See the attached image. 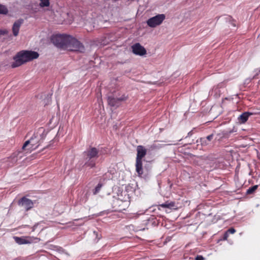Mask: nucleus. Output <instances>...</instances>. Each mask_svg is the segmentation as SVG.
Masks as SVG:
<instances>
[{"instance_id":"1","label":"nucleus","mask_w":260,"mask_h":260,"mask_svg":"<svg viewBox=\"0 0 260 260\" xmlns=\"http://www.w3.org/2000/svg\"><path fill=\"white\" fill-rule=\"evenodd\" d=\"M51 42L58 48L70 51L83 53L85 47L82 43L74 37L65 34L54 35Z\"/></svg>"},{"instance_id":"2","label":"nucleus","mask_w":260,"mask_h":260,"mask_svg":"<svg viewBox=\"0 0 260 260\" xmlns=\"http://www.w3.org/2000/svg\"><path fill=\"white\" fill-rule=\"evenodd\" d=\"M39 54L37 52L29 50H22L17 53L14 57L15 60L11 67L15 68L21 66L26 62L30 61L39 57Z\"/></svg>"},{"instance_id":"3","label":"nucleus","mask_w":260,"mask_h":260,"mask_svg":"<svg viewBox=\"0 0 260 260\" xmlns=\"http://www.w3.org/2000/svg\"><path fill=\"white\" fill-rule=\"evenodd\" d=\"M99 150L95 147H91L84 152L83 154L86 157V161L85 166L92 168L95 166V160L99 157Z\"/></svg>"},{"instance_id":"4","label":"nucleus","mask_w":260,"mask_h":260,"mask_svg":"<svg viewBox=\"0 0 260 260\" xmlns=\"http://www.w3.org/2000/svg\"><path fill=\"white\" fill-rule=\"evenodd\" d=\"M137 152L136 169L139 176H140L143 174L142 158L146 155L147 150L144 146L139 145L137 147Z\"/></svg>"},{"instance_id":"5","label":"nucleus","mask_w":260,"mask_h":260,"mask_svg":"<svg viewBox=\"0 0 260 260\" xmlns=\"http://www.w3.org/2000/svg\"><path fill=\"white\" fill-rule=\"evenodd\" d=\"M166 18L165 14H158L147 20V25L152 28H154L160 25Z\"/></svg>"},{"instance_id":"6","label":"nucleus","mask_w":260,"mask_h":260,"mask_svg":"<svg viewBox=\"0 0 260 260\" xmlns=\"http://www.w3.org/2000/svg\"><path fill=\"white\" fill-rule=\"evenodd\" d=\"M39 144H38V140L36 137H32L29 140L26 141L23 144L22 149L23 150H27L28 151L31 152L38 148Z\"/></svg>"},{"instance_id":"7","label":"nucleus","mask_w":260,"mask_h":260,"mask_svg":"<svg viewBox=\"0 0 260 260\" xmlns=\"http://www.w3.org/2000/svg\"><path fill=\"white\" fill-rule=\"evenodd\" d=\"M17 204L19 206L23 207L26 211L30 210L34 206V202L26 197L20 199L17 202Z\"/></svg>"},{"instance_id":"8","label":"nucleus","mask_w":260,"mask_h":260,"mask_svg":"<svg viewBox=\"0 0 260 260\" xmlns=\"http://www.w3.org/2000/svg\"><path fill=\"white\" fill-rule=\"evenodd\" d=\"M21 153L20 151L14 152L10 157L4 159V162L7 163L9 167L13 166L22 157V156L20 155Z\"/></svg>"},{"instance_id":"9","label":"nucleus","mask_w":260,"mask_h":260,"mask_svg":"<svg viewBox=\"0 0 260 260\" xmlns=\"http://www.w3.org/2000/svg\"><path fill=\"white\" fill-rule=\"evenodd\" d=\"M15 241L19 245L30 244L36 241H39L40 239L37 237L26 236V237H14Z\"/></svg>"},{"instance_id":"10","label":"nucleus","mask_w":260,"mask_h":260,"mask_svg":"<svg viewBox=\"0 0 260 260\" xmlns=\"http://www.w3.org/2000/svg\"><path fill=\"white\" fill-rule=\"evenodd\" d=\"M127 99V96L125 94H122L119 98L109 96L108 98V102L109 105L112 107H119L121 102L125 101Z\"/></svg>"},{"instance_id":"11","label":"nucleus","mask_w":260,"mask_h":260,"mask_svg":"<svg viewBox=\"0 0 260 260\" xmlns=\"http://www.w3.org/2000/svg\"><path fill=\"white\" fill-rule=\"evenodd\" d=\"M132 51L136 55L143 56L146 54V50L140 43H136L132 46Z\"/></svg>"},{"instance_id":"12","label":"nucleus","mask_w":260,"mask_h":260,"mask_svg":"<svg viewBox=\"0 0 260 260\" xmlns=\"http://www.w3.org/2000/svg\"><path fill=\"white\" fill-rule=\"evenodd\" d=\"M23 19H19L15 21L13 24L12 27V31L13 35L14 36H18L19 31L20 27L21 24L23 23Z\"/></svg>"},{"instance_id":"13","label":"nucleus","mask_w":260,"mask_h":260,"mask_svg":"<svg viewBox=\"0 0 260 260\" xmlns=\"http://www.w3.org/2000/svg\"><path fill=\"white\" fill-rule=\"evenodd\" d=\"M252 114V113L248 112H244L238 117V120L240 123H245L247 121L249 117Z\"/></svg>"},{"instance_id":"14","label":"nucleus","mask_w":260,"mask_h":260,"mask_svg":"<svg viewBox=\"0 0 260 260\" xmlns=\"http://www.w3.org/2000/svg\"><path fill=\"white\" fill-rule=\"evenodd\" d=\"M175 207H176V206H175V203L174 202L167 201V202H165V203L159 205L158 206V209H160V207L167 208L169 209H173V208L175 209L176 208Z\"/></svg>"},{"instance_id":"15","label":"nucleus","mask_w":260,"mask_h":260,"mask_svg":"<svg viewBox=\"0 0 260 260\" xmlns=\"http://www.w3.org/2000/svg\"><path fill=\"white\" fill-rule=\"evenodd\" d=\"M258 186L257 185H254L252 187H249L246 191L247 194H251L253 193L255 190L257 189Z\"/></svg>"},{"instance_id":"16","label":"nucleus","mask_w":260,"mask_h":260,"mask_svg":"<svg viewBox=\"0 0 260 260\" xmlns=\"http://www.w3.org/2000/svg\"><path fill=\"white\" fill-rule=\"evenodd\" d=\"M8 13L7 8L2 4H0V14H7Z\"/></svg>"},{"instance_id":"17","label":"nucleus","mask_w":260,"mask_h":260,"mask_svg":"<svg viewBox=\"0 0 260 260\" xmlns=\"http://www.w3.org/2000/svg\"><path fill=\"white\" fill-rule=\"evenodd\" d=\"M49 4V0H40V6L41 7H48Z\"/></svg>"},{"instance_id":"18","label":"nucleus","mask_w":260,"mask_h":260,"mask_svg":"<svg viewBox=\"0 0 260 260\" xmlns=\"http://www.w3.org/2000/svg\"><path fill=\"white\" fill-rule=\"evenodd\" d=\"M102 184L101 183H99L97 186L95 187V188L93 189V194H96L97 193H98L101 190V189L102 187Z\"/></svg>"},{"instance_id":"19","label":"nucleus","mask_w":260,"mask_h":260,"mask_svg":"<svg viewBox=\"0 0 260 260\" xmlns=\"http://www.w3.org/2000/svg\"><path fill=\"white\" fill-rule=\"evenodd\" d=\"M200 142L201 143L202 145L206 146L209 143L207 142V140L205 139V138H202L200 139Z\"/></svg>"},{"instance_id":"20","label":"nucleus","mask_w":260,"mask_h":260,"mask_svg":"<svg viewBox=\"0 0 260 260\" xmlns=\"http://www.w3.org/2000/svg\"><path fill=\"white\" fill-rule=\"evenodd\" d=\"M226 232H228V234H234L236 232V230L234 228H230L228 230L226 231Z\"/></svg>"},{"instance_id":"21","label":"nucleus","mask_w":260,"mask_h":260,"mask_svg":"<svg viewBox=\"0 0 260 260\" xmlns=\"http://www.w3.org/2000/svg\"><path fill=\"white\" fill-rule=\"evenodd\" d=\"M8 32V30L7 29H0V36L6 35Z\"/></svg>"},{"instance_id":"22","label":"nucleus","mask_w":260,"mask_h":260,"mask_svg":"<svg viewBox=\"0 0 260 260\" xmlns=\"http://www.w3.org/2000/svg\"><path fill=\"white\" fill-rule=\"evenodd\" d=\"M229 236V234H228V232H226V231L223 234V238L222 239V240H226Z\"/></svg>"},{"instance_id":"23","label":"nucleus","mask_w":260,"mask_h":260,"mask_svg":"<svg viewBox=\"0 0 260 260\" xmlns=\"http://www.w3.org/2000/svg\"><path fill=\"white\" fill-rule=\"evenodd\" d=\"M213 134H211L205 138V139H207L208 142H210L213 139Z\"/></svg>"},{"instance_id":"24","label":"nucleus","mask_w":260,"mask_h":260,"mask_svg":"<svg viewBox=\"0 0 260 260\" xmlns=\"http://www.w3.org/2000/svg\"><path fill=\"white\" fill-rule=\"evenodd\" d=\"M195 260H205V258L202 255H198L195 257Z\"/></svg>"},{"instance_id":"25","label":"nucleus","mask_w":260,"mask_h":260,"mask_svg":"<svg viewBox=\"0 0 260 260\" xmlns=\"http://www.w3.org/2000/svg\"><path fill=\"white\" fill-rule=\"evenodd\" d=\"M115 202H117V203H118V202H121L120 201L118 200H115Z\"/></svg>"},{"instance_id":"26","label":"nucleus","mask_w":260,"mask_h":260,"mask_svg":"<svg viewBox=\"0 0 260 260\" xmlns=\"http://www.w3.org/2000/svg\"><path fill=\"white\" fill-rule=\"evenodd\" d=\"M190 133H191V132L188 133V135H190Z\"/></svg>"},{"instance_id":"27","label":"nucleus","mask_w":260,"mask_h":260,"mask_svg":"<svg viewBox=\"0 0 260 260\" xmlns=\"http://www.w3.org/2000/svg\"><path fill=\"white\" fill-rule=\"evenodd\" d=\"M117 210H121V209L119 208V209H117Z\"/></svg>"}]
</instances>
